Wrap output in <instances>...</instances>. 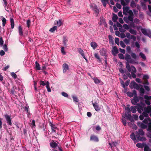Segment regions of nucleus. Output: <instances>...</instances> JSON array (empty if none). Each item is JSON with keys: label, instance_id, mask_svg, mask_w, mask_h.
<instances>
[{"label": "nucleus", "instance_id": "1", "mask_svg": "<svg viewBox=\"0 0 151 151\" xmlns=\"http://www.w3.org/2000/svg\"><path fill=\"white\" fill-rule=\"evenodd\" d=\"M131 101L133 104L136 105L137 109L138 112L141 113L143 111L144 107L145 106V104L143 102V98L142 97L135 96L132 99H131Z\"/></svg>", "mask_w": 151, "mask_h": 151}, {"label": "nucleus", "instance_id": "2", "mask_svg": "<svg viewBox=\"0 0 151 151\" xmlns=\"http://www.w3.org/2000/svg\"><path fill=\"white\" fill-rule=\"evenodd\" d=\"M125 112L124 114V116H122V123L124 126L127 125V123L125 119V118L129 119L131 122H133L134 121L133 118L132 117L131 114H130V109L129 108V105H127L125 108Z\"/></svg>", "mask_w": 151, "mask_h": 151}, {"label": "nucleus", "instance_id": "3", "mask_svg": "<svg viewBox=\"0 0 151 151\" xmlns=\"http://www.w3.org/2000/svg\"><path fill=\"white\" fill-rule=\"evenodd\" d=\"M145 99V102L146 104L149 105L147 107H145V106L143 108V111L149 113L151 112V102L150 101V100H151V96H148L147 95H145L144 96Z\"/></svg>", "mask_w": 151, "mask_h": 151}, {"label": "nucleus", "instance_id": "4", "mask_svg": "<svg viewBox=\"0 0 151 151\" xmlns=\"http://www.w3.org/2000/svg\"><path fill=\"white\" fill-rule=\"evenodd\" d=\"M131 56L134 59L131 58V56L129 55L127 53L125 54L124 59L127 61V63L138 64V63L135 60L137 58V56L134 53L132 52L131 53Z\"/></svg>", "mask_w": 151, "mask_h": 151}, {"label": "nucleus", "instance_id": "5", "mask_svg": "<svg viewBox=\"0 0 151 151\" xmlns=\"http://www.w3.org/2000/svg\"><path fill=\"white\" fill-rule=\"evenodd\" d=\"M143 122L144 123L147 124L148 126L147 130L151 132V119L149 118H145L143 121Z\"/></svg>", "mask_w": 151, "mask_h": 151}, {"label": "nucleus", "instance_id": "6", "mask_svg": "<svg viewBox=\"0 0 151 151\" xmlns=\"http://www.w3.org/2000/svg\"><path fill=\"white\" fill-rule=\"evenodd\" d=\"M90 8L94 11V13L96 15H98L99 13V10L97 6L94 4H91L90 5Z\"/></svg>", "mask_w": 151, "mask_h": 151}, {"label": "nucleus", "instance_id": "7", "mask_svg": "<svg viewBox=\"0 0 151 151\" xmlns=\"http://www.w3.org/2000/svg\"><path fill=\"white\" fill-rule=\"evenodd\" d=\"M126 67L129 72H131L132 71V72L133 73H136L137 71L133 65L131 67L129 64L128 63H126Z\"/></svg>", "mask_w": 151, "mask_h": 151}, {"label": "nucleus", "instance_id": "8", "mask_svg": "<svg viewBox=\"0 0 151 151\" xmlns=\"http://www.w3.org/2000/svg\"><path fill=\"white\" fill-rule=\"evenodd\" d=\"M4 116L6 120L7 124L11 126L12 125V119L11 116L7 114L4 115Z\"/></svg>", "mask_w": 151, "mask_h": 151}, {"label": "nucleus", "instance_id": "9", "mask_svg": "<svg viewBox=\"0 0 151 151\" xmlns=\"http://www.w3.org/2000/svg\"><path fill=\"white\" fill-rule=\"evenodd\" d=\"M129 87L131 88H135L138 90L139 88V86L134 81H132L130 84Z\"/></svg>", "mask_w": 151, "mask_h": 151}, {"label": "nucleus", "instance_id": "10", "mask_svg": "<svg viewBox=\"0 0 151 151\" xmlns=\"http://www.w3.org/2000/svg\"><path fill=\"white\" fill-rule=\"evenodd\" d=\"M123 14L125 15L129 14L130 11H132L131 10H129V7L128 6H123Z\"/></svg>", "mask_w": 151, "mask_h": 151}, {"label": "nucleus", "instance_id": "11", "mask_svg": "<svg viewBox=\"0 0 151 151\" xmlns=\"http://www.w3.org/2000/svg\"><path fill=\"white\" fill-rule=\"evenodd\" d=\"M92 104L96 111H98L100 110L101 107L96 101H95L94 102H92Z\"/></svg>", "mask_w": 151, "mask_h": 151}, {"label": "nucleus", "instance_id": "12", "mask_svg": "<svg viewBox=\"0 0 151 151\" xmlns=\"http://www.w3.org/2000/svg\"><path fill=\"white\" fill-rule=\"evenodd\" d=\"M63 72V73H65L69 71V68L68 65L66 63H64L62 65Z\"/></svg>", "mask_w": 151, "mask_h": 151}, {"label": "nucleus", "instance_id": "13", "mask_svg": "<svg viewBox=\"0 0 151 151\" xmlns=\"http://www.w3.org/2000/svg\"><path fill=\"white\" fill-rule=\"evenodd\" d=\"M141 32L145 35H147L149 37H151V32L150 30L142 29H141Z\"/></svg>", "mask_w": 151, "mask_h": 151}, {"label": "nucleus", "instance_id": "14", "mask_svg": "<svg viewBox=\"0 0 151 151\" xmlns=\"http://www.w3.org/2000/svg\"><path fill=\"white\" fill-rule=\"evenodd\" d=\"M129 16L128 17H126L129 21L133 22V18L134 17V14L132 11H130Z\"/></svg>", "mask_w": 151, "mask_h": 151}, {"label": "nucleus", "instance_id": "15", "mask_svg": "<svg viewBox=\"0 0 151 151\" xmlns=\"http://www.w3.org/2000/svg\"><path fill=\"white\" fill-rule=\"evenodd\" d=\"M126 93L127 96L130 97H132L134 96H137L136 91L135 90H133L132 92H127Z\"/></svg>", "mask_w": 151, "mask_h": 151}, {"label": "nucleus", "instance_id": "16", "mask_svg": "<svg viewBox=\"0 0 151 151\" xmlns=\"http://www.w3.org/2000/svg\"><path fill=\"white\" fill-rule=\"evenodd\" d=\"M49 124L50 126L51 127V129L52 130V132H56V129H57V127L56 126L53 124L51 122H49Z\"/></svg>", "mask_w": 151, "mask_h": 151}, {"label": "nucleus", "instance_id": "17", "mask_svg": "<svg viewBox=\"0 0 151 151\" xmlns=\"http://www.w3.org/2000/svg\"><path fill=\"white\" fill-rule=\"evenodd\" d=\"M91 78L93 80L94 82L96 84H100V85L103 84V82L100 80L99 79L95 77H91Z\"/></svg>", "mask_w": 151, "mask_h": 151}, {"label": "nucleus", "instance_id": "18", "mask_svg": "<svg viewBox=\"0 0 151 151\" xmlns=\"http://www.w3.org/2000/svg\"><path fill=\"white\" fill-rule=\"evenodd\" d=\"M149 78L148 76L147 75H144L143 76V79L144 80V81L143 82V84H146L148 85L149 84V83L148 81L147 80Z\"/></svg>", "mask_w": 151, "mask_h": 151}, {"label": "nucleus", "instance_id": "19", "mask_svg": "<svg viewBox=\"0 0 151 151\" xmlns=\"http://www.w3.org/2000/svg\"><path fill=\"white\" fill-rule=\"evenodd\" d=\"M137 125L139 127L143 129H146L147 127V124H145L142 122H138Z\"/></svg>", "mask_w": 151, "mask_h": 151}, {"label": "nucleus", "instance_id": "20", "mask_svg": "<svg viewBox=\"0 0 151 151\" xmlns=\"http://www.w3.org/2000/svg\"><path fill=\"white\" fill-rule=\"evenodd\" d=\"M90 140L93 141L94 142H98L99 141L98 137L96 136L92 135L91 137Z\"/></svg>", "mask_w": 151, "mask_h": 151}, {"label": "nucleus", "instance_id": "21", "mask_svg": "<svg viewBox=\"0 0 151 151\" xmlns=\"http://www.w3.org/2000/svg\"><path fill=\"white\" fill-rule=\"evenodd\" d=\"M129 108L130 109V114H131V112L132 113H135L136 112V106H131L130 108L129 107Z\"/></svg>", "mask_w": 151, "mask_h": 151}, {"label": "nucleus", "instance_id": "22", "mask_svg": "<svg viewBox=\"0 0 151 151\" xmlns=\"http://www.w3.org/2000/svg\"><path fill=\"white\" fill-rule=\"evenodd\" d=\"M112 52L113 55H115L118 52V50L117 48L116 47H114L112 50Z\"/></svg>", "mask_w": 151, "mask_h": 151}, {"label": "nucleus", "instance_id": "23", "mask_svg": "<svg viewBox=\"0 0 151 151\" xmlns=\"http://www.w3.org/2000/svg\"><path fill=\"white\" fill-rule=\"evenodd\" d=\"M100 54L103 56H106V52L105 49L102 48L100 51Z\"/></svg>", "mask_w": 151, "mask_h": 151}, {"label": "nucleus", "instance_id": "24", "mask_svg": "<svg viewBox=\"0 0 151 151\" xmlns=\"http://www.w3.org/2000/svg\"><path fill=\"white\" fill-rule=\"evenodd\" d=\"M118 17L116 14H113L112 20L114 22H117Z\"/></svg>", "mask_w": 151, "mask_h": 151}, {"label": "nucleus", "instance_id": "25", "mask_svg": "<svg viewBox=\"0 0 151 151\" xmlns=\"http://www.w3.org/2000/svg\"><path fill=\"white\" fill-rule=\"evenodd\" d=\"M18 30L19 35L21 36H22L23 35V32L22 31V28L21 26L19 25L18 27Z\"/></svg>", "mask_w": 151, "mask_h": 151}, {"label": "nucleus", "instance_id": "26", "mask_svg": "<svg viewBox=\"0 0 151 151\" xmlns=\"http://www.w3.org/2000/svg\"><path fill=\"white\" fill-rule=\"evenodd\" d=\"M50 147L52 148H55L58 146L57 144L54 141L50 143Z\"/></svg>", "mask_w": 151, "mask_h": 151}, {"label": "nucleus", "instance_id": "27", "mask_svg": "<svg viewBox=\"0 0 151 151\" xmlns=\"http://www.w3.org/2000/svg\"><path fill=\"white\" fill-rule=\"evenodd\" d=\"M136 136L138 139L140 141H146V139L145 137H140L137 135Z\"/></svg>", "mask_w": 151, "mask_h": 151}, {"label": "nucleus", "instance_id": "28", "mask_svg": "<svg viewBox=\"0 0 151 151\" xmlns=\"http://www.w3.org/2000/svg\"><path fill=\"white\" fill-rule=\"evenodd\" d=\"M78 50L79 53L83 57L85 56L84 51L81 48H78Z\"/></svg>", "mask_w": 151, "mask_h": 151}, {"label": "nucleus", "instance_id": "29", "mask_svg": "<svg viewBox=\"0 0 151 151\" xmlns=\"http://www.w3.org/2000/svg\"><path fill=\"white\" fill-rule=\"evenodd\" d=\"M138 90H139L140 95L143 96L145 92V90L142 87L139 88Z\"/></svg>", "mask_w": 151, "mask_h": 151}, {"label": "nucleus", "instance_id": "30", "mask_svg": "<svg viewBox=\"0 0 151 151\" xmlns=\"http://www.w3.org/2000/svg\"><path fill=\"white\" fill-rule=\"evenodd\" d=\"M91 45L93 49H95L97 47V44L95 42H92L91 43Z\"/></svg>", "mask_w": 151, "mask_h": 151}, {"label": "nucleus", "instance_id": "31", "mask_svg": "<svg viewBox=\"0 0 151 151\" xmlns=\"http://www.w3.org/2000/svg\"><path fill=\"white\" fill-rule=\"evenodd\" d=\"M10 22L11 23V27L12 29H13L14 26V19L12 18L10 19Z\"/></svg>", "mask_w": 151, "mask_h": 151}, {"label": "nucleus", "instance_id": "32", "mask_svg": "<svg viewBox=\"0 0 151 151\" xmlns=\"http://www.w3.org/2000/svg\"><path fill=\"white\" fill-rule=\"evenodd\" d=\"M139 56L144 60H146L147 59L145 55L142 52H140L139 54Z\"/></svg>", "mask_w": 151, "mask_h": 151}, {"label": "nucleus", "instance_id": "33", "mask_svg": "<svg viewBox=\"0 0 151 151\" xmlns=\"http://www.w3.org/2000/svg\"><path fill=\"white\" fill-rule=\"evenodd\" d=\"M130 137L131 139L134 141V142H135L136 141V138L135 135L134 133H132L130 135Z\"/></svg>", "mask_w": 151, "mask_h": 151}, {"label": "nucleus", "instance_id": "34", "mask_svg": "<svg viewBox=\"0 0 151 151\" xmlns=\"http://www.w3.org/2000/svg\"><path fill=\"white\" fill-rule=\"evenodd\" d=\"M55 24H56L57 26L59 27H60L62 24L61 21L60 20H59L58 21L56 20L55 22Z\"/></svg>", "mask_w": 151, "mask_h": 151}, {"label": "nucleus", "instance_id": "35", "mask_svg": "<svg viewBox=\"0 0 151 151\" xmlns=\"http://www.w3.org/2000/svg\"><path fill=\"white\" fill-rule=\"evenodd\" d=\"M47 82H49L48 81H40V85H42L43 86L46 85V86L47 85Z\"/></svg>", "mask_w": 151, "mask_h": 151}, {"label": "nucleus", "instance_id": "36", "mask_svg": "<svg viewBox=\"0 0 151 151\" xmlns=\"http://www.w3.org/2000/svg\"><path fill=\"white\" fill-rule=\"evenodd\" d=\"M129 32L131 34L133 35H136L137 34V32L136 31L132 29H129Z\"/></svg>", "mask_w": 151, "mask_h": 151}, {"label": "nucleus", "instance_id": "37", "mask_svg": "<svg viewBox=\"0 0 151 151\" xmlns=\"http://www.w3.org/2000/svg\"><path fill=\"white\" fill-rule=\"evenodd\" d=\"M138 134L141 135L142 136H143L145 134V133L143 130L142 129H139L138 130Z\"/></svg>", "mask_w": 151, "mask_h": 151}, {"label": "nucleus", "instance_id": "38", "mask_svg": "<svg viewBox=\"0 0 151 151\" xmlns=\"http://www.w3.org/2000/svg\"><path fill=\"white\" fill-rule=\"evenodd\" d=\"M130 6L133 8L135 7L136 6V3L134 1H132L130 4Z\"/></svg>", "mask_w": 151, "mask_h": 151}, {"label": "nucleus", "instance_id": "39", "mask_svg": "<svg viewBox=\"0 0 151 151\" xmlns=\"http://www.w3.org/2000/svg\"><path fill=\"white\" fill-rule=\"evenodd\" d=\"M68 41V39L65 37H64L63 38V43L65 46L66 45V43Z\"/></svg>", "mask_w": 151, "mask_h": 151}, {"label": "nucleus", "instance_id": "40", "mask_svg": "<svg viewBox=\"0 0 151 151\" xmlns=\"http://www.w3.org/2000/svg\"><path fill=\"white\" fill-rule=\"evenodd\" d=\"M56 29L57 26H55L50 28L49 30V31L52 32H53Z\"/></svg>", "mask_w": 151, "mask_h": 151}, {"label": "nucleus", "instance_id": "41", "mask_svg": "<svg viewBox=\"0 0 151 151\" xmlns=\"http://www.w3.org/2000/svg\"><path fill=\"white\" fill-rule=\"evenodd\" d=\"M108 1L109 0H101V1L104 7L106 6V4L108 2Z\"/></svg>", "mask_w": 151, "mask_h": 151}, {"label": "nucleus", "instance_id": "42", "mask_svg": "<svg viewBox=\"0 0 151 151\" xmlns=\"http://www.w3.org/2000/svg\"><path fill=\"white\" fill-rule=\"evenodd\" d=\"M36 68L37 70H39L40 69V67L39 63L37 61L35 62Z\"/></svg>", "mask_w": 151, "mask_h": 151}, {"label": "nucleus", "instance_id": "43", "mask_svg": "<svg viewBox=\"0 0 151 151\" xmlns=\"http://www.w3.org/2000/svg\"><path fill=\"white\" fill-rule=\"evenodd\" d=\"M46 87L47 89V91L48 92H50L51 91V89L50 88L49 82H47V85Z\"/></svg>", "mask_w": 151, "mask_h": 151}, {"label": "nucleus", "instance_id": "44", "mask_svg": "<svg viewBox=\"0 0 151 151\" xmlns=\"http://www.w3.org/2000/svg\"><path fill=\"white\" fill-rule=\"evenodd\" d=\"M135 46L137 48L138 51H140L139 48L140 47V46L139 43L138 42H135Z\"/></svg>", "mask_w": 151, "mask_h": 151}, {"label": "nucleus", "instance_id": "45", "mask_svg": "<svg viewBox=\"0 0 151 151\" xmlns=\"http://www.w3.org/2000/svg\"><path fill=\"white\" fill-rule=\"evenodd\" d=\"M147 137L149 138V142L151 143V133L150 132L147 134Z\"/></svg>", "mask_w": 151, "mask_h": 151}, {"label": "nucleus", "instance_id": "46", "mask_svg": "<svg viewBox=\"0 0 151 151\" xmlns=\"http://www.w3.org/2000/svg\"><path fill=\"white\" fill-rule=\"evenodd\" d=\"M123 27L125 29L128 30L129 29V26L126 24H124L123 25Z\"/></svg>", "mask_w": 151, "mask_h": 151}, {"label": "nucleus", "instance_id": "47", "mask_svg": "<svg viewBox=\"0 0 151 151\" xmlns=\"http://www.w3.org/2000/svg\"><path fill=\"white\" fill-rule=\"evenodd\" d=\"M2 25L3 26H4L6 23V19L4 17H3L2 19Z\"/></svg>", "mask_w": 151, "mask_h": 151}, {"label": "nucleus", "instance_id": "48", "mask_svg": "<svg viewBox=\"0 0 151 151\" xmlns=\"http://www.w3.org/2000/svg\"><path fill=\"white\" fill-rule=\"evenodd\" d=\"M124 41L127 45L129 44L130 40L129 39L125 38L124 40Z\"/></svg>", "mask_w": 151, "mask_h": 151}, {"label": "nucleus", "instance_id": "49", "mask_svg": "<svg viewBox=\"0 0 151 151\" xmlns=\"http://www.w3.org/2000/svg\"><path fill=\"white\" fill-rule=\"evenodd\" d=\"M61 53H62V54L63 55H65L66 54V52H65V51L64 50V47H61Z\"/></svg>", "mask_w": 151, "mask_h": 151}, {"label": "nucleus", "instance_id": "50", "mask_svg": "<svg viewBox=\"0 0 151 151\" xmlns=\"http://www.w3.org/2000/svg\"><path fill=\"white\" fill-rule=\"evenodd\" d=\"M72 98L73 100V101L77 103L78 102V100L76 97L75 96H72Z\"/></svg>", "mask_w": 151, "mask_h": 151}, {"label": "nucleus", "instance_id": "51", "mask_svg": "<svg viewBox=\"0 0 151 151\" xmlns=\"http://www.w3.org/2000/svg\"><path fill=\"white\" fill-rule=\"evenodd\" d=\"M133 22L134 23L136 24H139V20L137 18H135L134 20L133 19Z\"/></svg>", "mask_w": 151, "mask_h": 151}, {"label": "nucleus", "instance_id": "52", "mask_svg": "<svg viewBox=\"0 0 151 151\" xmlns=\"http://www.w3.org/2000/svg\"><path fill=\"white\" fill-rule=\"evenodd\" d=\"M136 81L138 83H142L143 84V81L139 78H136Z\"/></svg>", "mask_w": 151, "mask_h": 151}, {"label": "nucleus", "instance_id": "53", "mask_svg": "<svg viewBox=\"0 0 151 151\" xmlns=\"http://www.w3.org/2000/svg\"><path fill=\"white\" fill-rule=\"evenodd\" d=\"M120 46L123 48H125V47H126L125 45L122 41H120Z\"/></svg>", "mask_w": 151, "mask_h": 151}, {"label": "nucleus", "instance_id": "54", "mask_svg": "<svg viewBox=\"0 0 151 151\" xmlns=\"http://www.w3.org/2000/svg\"><path fill=\"white\" fill-rule=\"evenodd\" d=\"M61 94L63 96L65 97H68V94L67 93L64 92H62L61 93Z\"/></svg>", "mask_w": 151, "mask_h": 151}, {"label": "nucleus", "instance_id": "55", "mask_svg": "<svg viewBox=\"0 0 151 151\" xmlns=\"http://www.w3.org/2000/svg\"><path fill=\"white\" fill-rule=\"evenodd\" d=\"M115 42L117 45H119V39L118 38H116L115 39Z\"/></svg>", "mask_w": 151, "mask_h": 151}, {"label": "nucleus", "instance_id": "56", "mask_svg": "<svg viewBox=\"0 0 151 151\" xmlns=\"http://www.w3.org/2000/svg\"><path fill=\"white\" fill-rule=\"evenodd\" d=\"M11 76L14 79H16L17 78V76L16 74L14 72H12L11 74Z\"/></svg>", "mask_w": 151, "mask_h": 151}, {"label": "nucleus", "instance_id": "57", "mask_svg": "<svg viewBox=\"0 0 151 151\" xmlns=\"http://www.w3.org/2000/svg\"><path fill=\"white\" fill-rule=\"evenodd\" d=\"M3 48L6 52L8 50L7 46L6 45H3Z\"/></svg>", "mask_w": 151, "mask_h": 151}, {"label": "nucleus", "instance_id": "58", "mask_svg": "<svg viewBox=\"0 0 151 151\" xmlns=\"http://www.w3.org/2000/svg\"><path fill=\"white\" fill-rule=\"evenodd\" d=\"M120 82L121 84H122V87L124 88H125V85L124 84V82L121 78H120Z\"/></svg>", "mask_w": 151, "mask_h": 151}, {"label": "nucleus", "instance_id": "59", "mask_svg": "<svg viewBox=\"0 0 151 151\" xmlns=\"http://www.w3.org/2000/svg\"><path fill=\"white\" fill-rule=\"evenodd\" d=\"M124 20L126 23L128 24L129 23V21L128 19H127L126 17H124Z\"/></svg>", "mask_w": 151, "mask_h": 151}, {"label": "nucleus", "instance_id": "60", "mask_svg": "<svg viewBox=\"0 0 151 151\" xmlns=\"http://www.w3.org/2000/svg\"><path fill=\"white\" fill-rule=\"evenodd\" d=\"M127 52L130 53L131 51V48L130 46H127L126 48Z\"/></svg>", "mask_w": 151, "mask_h": 151}, {"label": "nucleus", "instance_id": "61", "mask_svg": "<svg viewBox=\"0 0 151 151\" xmlns=\"http://www.w3.org/2000/svg\"><path fill=\"white\" fill-rule=\"evenodd\" d=\"M30 23H31V22H30V20L28 19L27 20V26L28 28H29L30 27Z\"/></svg>", "mask_w": 151, "mask_h": 151}, {"label": "nucleus", "instance_id": "62", "mask_svg": "<svg viewBox=\"0 0 151 151\" xmlns=\"http://www.w3.org/2000/svg\"><path fill=\"white\" fill-rule=\"evenodd\" d=\"M118 56L119 58L121 59H124V55L121 53L119 54H118Z\"/></svg>", "mask_w": 151, "mask_h": 151}, {"label": "nucleus", "instance_id": "63", "mask_svg": "<svg viewBox=\"0 0 151 151\" xmlns=\"http://www.w3.org/2000/svg\"><path fill=\"white\" fill-rule=\"evenodd\" d=\"M147 113H147L144 111V112H143L142 113V114L143 115L144 117L147 118L148 116V115Z\"/></svg>", "mask_w": 151, "mask_h": 151}, {"label": "nucleus", "instance_id": "64", "mask_svg": "<svg viewBox=\"0 0 151 151\" xmlns=\"http://www.w3.org/2000/svg\"><path fill=\"white\" fill-rule=\"evenodd\" d=\"M126 37L127 38L130 39V38L131 37V35L130 34L129 32H127L126 33Z\"/></svg>", "mask_w": 151, "mask_h": 151}]
</instances>
